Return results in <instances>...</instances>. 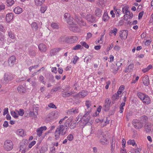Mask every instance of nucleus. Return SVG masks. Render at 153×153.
I'll return each instance as SVG.
<instances>
[{"instance_id": "f257e3e1", "label": "nucleus", "mask_w": 153, "mask_h": 153, "mask_svg": "<svg viewBox=\"0 0 153 153\" xmlns=\"http://www.w3.org/2000/svg\"><path fill=\"white\" fill-rule=\"evenodd\" d=\"M64 128L63 125H60L58 126L54 133L55 139L57 140L59 138L60 134L62 136L65 134L66 131L65 132L64 131Z\"/></svg>"}, {"instance_id": "f03ea898", "label": "nucleus", "mask_w": 153, "mask_h": 153, "mask_svg": "<svg viewBox=\"0 0 153 153\" xmlns=\"http://www.w3.org/2000/svg\"><path fill=\"white\" fill-rule=\"evenodd\" d=\"M137 95L143 103L147 104H149L151 103V99L147 95L140 92H138L137 93Z\"/></svg>"}, {"instance_id": "7ed1b4c3", "label": "nucleus", "mask_w": 153, "mask_h": 153, "mask_svg": "<svg viewBox=\"0 0 153 153\" xmlns=\"http://www.w3.org/2000/svg\"><path fill=\"white\" fill-rule=\"evenodd\" d=\"M97 134L102 136L100 141L101 143L103 145L106 144V142H107V137L108 136V131H103L102 130H99Z\"/></svg>"}, {"instance_id": "20e7f679", "label": "nucleus", "mask_w": 153, "mask_h": 153, "mask_svg": "<svg viewBox=\"0 0 153 153\" xmlns=\"http://www.w3.org/2000/svg\"><path fill=\"white\" fill-rule=\"evenodd\" d=\"M13 79L12 74H10L5 73L3 79L1 81L2 83L4 84L8 83L9 81L12 80Z\"/></svg>"}, {"instance_id": "39448f33", "label": "nucleus", "mask_w": 153, "mask_h": 153, "mask_svg": "<svg viewBox=\"0 0 153 153\" xmlns=\"http://www.w3.org/2000/svg\"><path fill=\"white\" fill-rule=\"evenodd\" d=\"M59 117L58 112L56 111H53L50 113L47 116L48 120H53Z\"/></svg>"}, {"instance_id": "423d86ee", "label": "nucleus", "mask_w": 153, "mask_h": 153, "mask_svg": "<svg viewBox=\"0 0 153 153\" xmlns=\"http://www.w3.org/2000/svg\"><path fill=\"white\" fill-rule=\"evenodd\" d=\"M13 143L10 140H7L4 142V149L7 151H10L13 149Z\"/></svg>"}, {"instance_id": "0eeeda50", "label": "nucleus", "mask_w": 153, "mask_h": 153, "mask_svg": "<svg viewBox=\"0 0 153 153\" xmlns=\"http://www.w3.org/2000/svg\"><path fill=\"white\" fill-rule=\"evenodd\" d=\"M68 24H69V28L70 30L74 32L78 31L79 29L76 24H74L73 22L68 21Z\"/></svg>"}, {"instance_id": "6e6552de", "label": "nucleus", "mask_w": 153, "mask_h": 153, "mask_svg": "<svg viewBox=\"0 0 153 153\" xmlns=\"http://www.w3.org/2000/svg\"><path fill=\"white\" fill-rule=\"evenodd\" d=\"M90 119V116H88L87 118L84 117H82V118H80V120L81 121L79 123V124L81 126H85L89 123V122Z\"/></svg>"}, {"instance_id": "1a4fd4ad", "label": "nucleus", "mask_w": 153, "mask_h": 153, "mask_svg": "<svg viewBox=\"0 0 153 153\" xmlns=\"http://www.w3.org/2000/svg\"><path fill=\"white\" fill-rule=\"evenodd\" d=\"M112 104L113 103L110 101L109 98H107L105 100V102L103 106L104 110L105 111H107L109 110V108Z\"/></svg>"}, {"instance_id": "9d476101", "label": "nucleus", "mask_w": 153, "mask_h": 153, "mask_svg": "<svg viewBox=\"0 0 153 153\" xmlns=\"http://www.w3.org/2000/svg\"><path fill=\"white\" fill-rule=\"evenodd\" d=\"M27 146V144L25 143H22L20 145V151L22 150L21 153H25L28 151L29 148Z\"/></svg>"}, {"instance_id": "9b49d317", "label": "nucleus", "mask_w": 153, "mask_h": 153, "mask_svg": "<svg viewBox=\"0 0 153 153\" xmlns=\"http://www.w3.org/2000/svg\"><path fill=\"white\" fill-rule=\"evenodd\" d=\"M16 58L14 56H11L8 61L9 66L10 67L13 66L16 62Z\"/></svg>"}, {"instance_id": "f8f14e48", "label": "nucleus", "mask_w": 153, "mask_h": 153, "mask_svg": "<svg viewBox=\"0 0 153 153\" xmlns=\"http://www.w3.org/2000/svg\"><path fill=\"white\" fill-rule=\"evenodd\" d=\"M125 87L123 85H121L117 92V94H115V99H118L120 97V95L123 93Z\"/></svg>"}, {"instance_id": "ddd939ff", "label": "nucleus", "mask_w": 153, "mask_h": 153, "mask_svg": "<svg viewBox=\"0 0 153 153\" xmlns=\"http://www.w3.org/2000/svg\"><path fill=\"white\" fill-rule=\"evenodd\" d=\"M78 37L76 36H73L67 37V42L73 43L77 41Z\"/></svg>"}, {"instance_id": "4468645a", "label": "nucleus", "mask_w": 153, "mask_h": 153, "mask_svg": "<svg viewBox=\"0 0 153 153\" xmlns=\"http://www.w3.org/2000/svg\"><path fill=\"white\" fill-rule=\"evenodd\" d=\"M128 34V31L126 30H123L120 31V36L122 39H125L127 37Z\"/></svg>"}, {"instance_id": "2eb2a0df", "label": "nucleus", "mask_w": 153, "mask_h": 153, "mask_svg": "<svg viewBox=\"0 0 153 153\" xmlns=\"http://www.w3.org/2000/svg\"><path fill=\"white\" fill-rule=\"evenodd\" d=\"M86 19L89 22L91 23L95 22V18L94 15L91 14L87 15L86 16Z\"/></svg>"}, {"instance_id": "dca6fc26", "label": "nucleus", "mask_w": 153, "mask_h": 153, "mask_svg": "<svg viewBox=\"0 0 153 153\" xmlns=\"http://www.w3.org/2000/svg\"><path fill=\"white\" fill-rule=\"evenodd\" d=\"M75 20L80 25L85 26L86 25L84 21H82L81 18L80 17L78 16H77L75 15Z\"/></svg>"}, {"instance_id": "f3484780", "label": "nucleus", "mask_w": 153, "mask_h": 153, "mask_svg": "<svg viewBox=\"0 0 153 153\" xmlns=\"http://www.w3.org/2000/svg\"><path fill=\"white\" fill-rule=\"evenodd\" d=\"M61 50L60 48H54L51 50L50 51V55L51 56H53L56 55L57 53L58 52Z\"/></svg>"}, {"instance_id": "a211bd4d", "label": "nucleus", "mask_w": 153, "mask_h": 153, "mask_svg": "<svg viewBox=\"0 0 153 153\" xmlns=\"http://www.w3.org/2000/svg\"><path fill=\"white\" fill-rule=\"evenodd\" d=\"M38 48L42 52H45L47 50L46 46L43 43L40 44L38 46Z\"/></svg>"}, {"instance_id": "6ab92c4d", "label": "nucleus", "mask_w": 153, "mask_h": 153, "mask_svg": "<svg viewBox=\"0 0 153 153\" xmlns=\"http://www.w3.org/2000/svg\"><path fill=\"white\" fill-rule=\"evenodd\" d=\"M13 14L11 13H9L6 15V20L7 22H9L12 20L13 19Z\"/></svg>"}, {"instance_id": "aec40b11", "label": "nucleus", "mask_w": 153, "mask_h": 153, "mask_svg": "<svg viewBox=\"0 0 153 153\" xmlns=\"http://www.w3.org/2000/svg\"><path fill=\"white\" fill-rule=\"evenodd\" d=\"M153 126L151 124H146L145 126V128L146 131L147 132H150L152 129Z\"/></svg>"}, {"instance_id": "412c9836", "label": "nucleus", "mask_w": 153, "mask_h": 153, "mask_svg": "<svg viewBox=\"0 0 153 153\" xmlns=\"http://www.w3.org/2000/svg\"><path fill=\"white\" fill-rule=\"evenodd\" d=\"M47 129L45 126L41 127L40 128L37 129V134L39 137L42 134V131L43 130H46Z\"/></svg>"}, {"instance_id": "4be33fe9", "label": "nucleus", "mask_w": 153, "mask_h": 153, "mask_svg": "<svg viewBox=\"0 0 153 153\" xmlns=\"http://www.w3.org/2000/svg\"><path fill=\"white\" fill-rule=\"evenodd\" d=\"M143 82L146 86H148L149 84V78L148 76H144L143 79Z\"/></svg>"}, {"instance_id": "5701e85b", "label": "nucleus", "mask_w": 153, "mask_h": 153, "mask_svg": "<svg viewBox=\"0 0 153 153\" xmlns=\"http://www.w3.org/2000/svg\"><path fill=\"white\" fill-rule=\"evenodd\" d=\"M72 120L73 119L71 117H70L66 120L65 125V126L66 127V129L68 128V126H69L70 124L72 122Z\"/></svg>"}, {"instance_id": "b1692460", "label": "nucleus", "mask_w": 153, "mask_h": 153, "mask_svg": "<svg viewBox=\"0 0 153 153\" xmlns=\"http://www.w3.org/2000/svg\"><path fill=\"white\" fill-rule=\"evenodd\" d=\"M129 7L128 5H126L123 7L122 11L124 14H126V15L129 13V11L128 10Z\"/></svg>"}, {"instance_id": "393cba45", "label": "nucleus", "mask_w": 153, "mask_h": 153, "mask_svg": "<svg viewBox=\"0 0 153 153\" xmlns=\"http://www.w3.org/2000/svg\"><path fill=\"white\" fill-rule=\"evenodd\" d=\"M14 12L17 14H19L21 13L22 12V9L19 7H17L14 9Z\"/></svg>"}, {"instance_id": "a878e982", "label": "nucleus", "mask_w": 153, "mask_h": 153, "mask_svg": "<svg viewBox=\"0 0 153 153\" xmlns=\"http://www.w3.org/2000/svg\"><path fill=\"white\" fill-rule=\"evenodd\" d=\"M17 90L20 93H25L26 90L25 88L22 85H20L18 87Z\"/></svg>"}, {"instance_id": "bb28decb", "label": "nucleus", "mask_w": 153, "mask_h": 153, "mask_svg": "<svg viewBox=\"0 0 153 153\" xmlns=\"http://www.w3.org/2000/svg\"><path fill=\"white\" fill-rule=\"evenodd\" d=\"M124 19L125 20H127L128 19H131L133 17V14L132 13L129 11V13L126 15V14L124 16Z\"/></svg>"}, {"instance_id": "cd10ccee", "label": "nucleus", "mask_w": 153, "mask_h": 153, "mask_svg": "<svg viewBox=\"0 0 153 153\" xmlns=\"http://www.w3.org/2000/svg\"><path fill=\"white\" fill-rule=\"evenodd\" d=\"M63 93L62 94V96L64 97H69L71 95L72 93L71 92H67L66 91H63Z\"/></svg>"}, {"instance_id": "c85d7f7f", "label": "nucleus", "mask_w": 153, "mask_h": 153, "mask_svg": "<svg viewBox=\"0 0 153 153\" xmlns=\"http://www.w3.org/2000/svg\"><path fill=\"white\" fill-rule=\"evenodd\" d=\"M16 133L18 135L22 137L24 136L25 134L24 130L22 129H19L18 130L16 131Z\"/></svg>"}, {"instance_id": "c756f323", "label": "nucleus", "mask_w": 153, "mask_h": 153, "mask_svg": "<svg viewBox=\"0 0 153 153\" xmlns=\"http://www.w3.org/2000/svg\"><path fill=\"white\" fill-rule=\"evenodd\" d=\"M48 150V146L46 145H44L42 147L40 150V152L41 153H44L46 152Z\"/></svg>"}, {"instance_id": "7c9ffc66", "label": "nucleus", "mask_w": 153, "mask_h": 153, "mask_svg": "<svg viewBox=\"0 0 153 153\" xmlns=\"http://www.w3.org/2000/svg\"><path fill=\"white\" fill-rule=\"evenodd\" d=\"M77 95L80 97H84L87 95V91H83L82 92H79Z\"/></svg>"}, {"instance_id": "2f4dec72", "label": "nucleus", "mask_w": 153, "mask_h": 153, "mask_svg": "<svg viewBox=\"0 0 153 153\" xmlns=\"http://www.w3.org/2000/svg\"><path fill=\"white\" fill-rule=\"evenodd\" d=\"M140 121L144 123L147 122L148 120V118L146 116L143 115L140 118Z\"/></svg>"}, {"instance_id": "473e14b6", "label": "nucleus", "mask_w": 153, "mask_h": 153, "mask_svg": "<svg viewBox=\"0 0 153 153\" xmlns=\"http://www.w3.org/2000/svg\"><path fill=\"white\" fill-rule=\"evenodd\" d=\"M102 10L99 8H97L95 11V14L96 16L100 17L102 15Z\"/></svg>"}, {"instance_id": "72a5a7b5", "label": "nucleus", "mask_w": 153, "mask_h": 153, "mask_svg": "<svg viewBox=\"0 0 153 153\" xmlns=\"http://www.w3.org/2000/svg\"><path fill=\"white\" fill-rule=\"evenodd\" d=\"M45 0H35V4L37 6L41 5L45 1Z\"/></svg>"}, {"instance_id": "f704fd0d", "label": "nucleus", "mask_w": 153, "mask_h": 153, "mask_svg": "<svg viewBox=\"0 0 153 153\" xmlns=\"http://www.w3.org/2000/svg\"><path fill=\"white\" fill-rule=\"evenodd\" d=\"M111 153H114L115 142H114L113 139L111 142Z\"/></svg>"}, {"instance_id": "c9c22d12", "label": "nucleus", "mask_w": 153, "mask_h": 153, "mask_svg": "<svg viewBox=\"0 0 153 153\" xmlns=\"http://www.w3.org/2000/svg\"><path fill=\"white\" fill-rule=\"evenodd\" d=\"M127 144L128 145H131L133 146H136L135 141L134 140L130 139L128 140L127 142Z\"/></svg>"}, {"instance_id": "e433bc0d", "label": "nucleus", "mask_w": 153, "mask_h": 153, "mask_svg": "<svg viewBox=\"0 0 153 153\" xmlns=\"http://www.w3.org/2000/svg\"><path fill=\"white\" fill-rule=\"evenodd\" d=\"M59 41L60 42H67V37L65 36H61L59 39Z\"/></svg>"}, {"instance_id": "4c0bfd02", "label": "nucleus", "mask_w": 153, "mask_h": 153, "mask_svg": "<svg viewBox=\"0 0 153 153\" xmlns=\"http://www.w3.org/2000/svg\"><path fill=\"white\" fill-rule=\"evenodd\" d=\"M31 26L33 30L36 31L38 29V26L36 22H33L31 25Z\"/></svg>"}, {"instance_id": "58836bf2", "label": "nucleus", "mask_w": 153, "mask_h": 153, "mask_svg": "<svg viewBox=\"0 0 153 153\" xmlns=\"http://www.w3.org/2000/svg\"><path fill=\"white\" fill-rule=\"evenodd\" d=\"M134 65L133 64H130L125 70L126 72H130L133 69Z\"/></svg>"}, {"instance_id": "ea45409f", "label": "nucleus", "mask_w": 153, "mask_h": 153, "mask_svg": "<svg viewBox=\"0 0 153 153\" xmlns=\"http://www.w3.org/2000/svg\"><path fill=\"white\" fill-rule=\"evenodd\" d=\"M152 67L151 65H149L147 68L143 69L142 71L144 73H145L148 72L150 69H151Z\"/></svg>"}, {"instance_id": "a19ab883", "label": "nucleus", "mask_w": 153, "mask_h": 153, "mask_svg": "<svg viewBox=\"0 0 153 153\" xmlns=\"http://www.w3.org/2000/svg\"><path fill=\"white\" fill-rule=\"evenodd\" d=\"M143 123L140 121L137 123V125H135V128L137 129L141 128L143 127Z\"/></svg>"}, {"instance_id": "79ce46f5", "label": "nucleus", "mask_w": 153, "mask_h": 153, "mask_svg": "<svg viewBox=\"0 0 153 153\" xmlns=\"http://www.w3.org/2000/svg\"><path fill=\"white\" fill-rule=\"evenodd\" d=\"M6 5L8 7L11 6L14 3V1L13 0H6Z\"/></svg>"}, {"instance_id": "37998d69", "label": "nucleus", "mask_w": 153, "mask_h": 153, "mask_svg": "<svg viewBox=\"0 0 153 153\" xmlns=\"http://www.w3.org/2000/svg\"><path fill=\"white\" fill-rule=\"evenodd\" d=\"M76 125H77L76 122H75L74 121H73L71 123L69 127L71 129H73L75 127Z\"/></svg>"}, {"instance_id": "c03bdc74", "label": "nucleus", "mask_w": 153, "mask_h": 153, "mask_svg": "<svg viewBox=\"0 0 153 153\" xmlns=\"http://www.w3.org/2000/svg\"><path fill=\"white\" fill-rule=\"evenodd\" d=\"M125 105V102H122L120 105V113H122L123 111L124 108L123 107Z\"/></svg>"}, {"instance_id": "a18cd8bd", "label": "nucleus", "mask_w": 153, "mask_h": 153, "mask_svg": "<svg viewBox=\"0 0 153 153\" xmlns=\"http://www.w3.org/2000/svg\"><path fill=\"white\" fill-rule=\"evenodd\" d=\"M47 7L45 5H43L40 8V11L42 13H44L47 9Z\"/></svg>"}, {"instance_id": "49530a36", "label": "nucleus", "mask_w": 153, "mask_h": 153, "mask_svg": "<svg viewBox=\"0 0 153 153\" xmlns=\"http://www.w3.org/2000/svg\"><path fill=\"white\" fill-rule=\"evenodd\" d=\"M10 114L11 115L15 118H17L18 117L17 114L13 111H11Z\"/></svg>"}, {"instance_id": "de8ad7c7", "label": "nucleus", "mask_w": 153, "mask_h": 153, "mask_svg": "<svg viewBox=\"0 0 153 153\" xmlns=\"http://www.w3.org/2000/svg\"><path fill=\"white\" fill-rule=\"evenodd\" d=\"M68 112L69 113L71 114L73 113L74 114H76L78 113L79 111L78 109H75L74 110L73 109H71L69 110Z\"/></svg>"}, {"instance_id": "09e8293b", "label": "nucleus", "mask_w": 153, "mask_h": 153, "mask_svg": "<svg viewBox=\"0 0 153 153\" xmlns=\"http://www.w3.org/2000/svg\"><path fill=\"white\" fill-rule=\"evenodd\" d=\"M109 19V17L107 13H104L102 17V20L105 22L107 21Z\"/></svg>"}, {"instance_id": "8fccbe9b", "label": "nucleus", "mask_w": 153, "mask_h": 153, "mask_svg": "<svg viewBox=\"0 0 153 153\" xmlns=\"http://www.w3.org/2000/svg\"><path fill=\"white\" fill-rule=\"evenodd\" d=\"M17 112L18 113V114L20 116H22L24 113V111L23 109H20L19 111L17 110H16Z\"/></svg>"}, {"instance_id": "3c124183", "label": "nucleus", "mask_w": 153, "mask_h": 153, "mask_svg": "<svg viewBox=\"0 0 153 153\" xmlns=\"http://www.w3.org/2000/svg\"><path fill=\"white\" fill-rule=\"evenodd\" d=\"M8 34L9 37L12 39H14L15 38L14 35L12 33V31H10L8 32Z\"/></svg>"}, {"instance_id": "603ef678", "label": "nucleus", "mask_w": 153, "mask_h": 153, "mask_svg": "<svg viewBox=\"0 0 153 153\" xmlns=\"http://www.w3.org/2000/svg\"><path fill=\"white\" fill-rule=\"evenodd\" d=\"M122 11L121 10L119 9L115 10V15L117 17L119 16L121 14Z\"/></svg>"}, {"instance_id": "864d4df0", "label": "nucleus", "mask_w": 153, "mask_h": 153, "mask_svg": "<svg viewBox=\"0 0 153 153\" xmlns=\"http://www.w3.org/2000/svg\"><path fill=\"white\" fill-rule=\"evenodd\" d=\"M36 113H35L34 111L33 112L30 111L29 113V115L30 117H32V116H34V117H36V115L37 114V112L35 111Z\"/></svg>"}, {"instance_id": "5fc2aeb1", "label": "nucleus", "mask_w": 153, "mask_h": 153, "mask_svg": "<svg viewBox=\"0 0 153 153\" xmlns=\"http://www.w3.org/2000/svg\"><path fill=\"white\" fill-rule=\"evenodd\" d=\"M52 27L54 29H58L59 28V25L56 23H53L51 24Z\"/></svg>"}, {"instance_id": "6e6d98bb", "label": "nucleus", "mask_w": 153, "mask_h": 153, "mask_svg": "<svg viewBox=\"0 0 153 153\" xmlns=\"http://www.w3.org/2000/svg\"><path fill=\"white\" fill-rule=\"evenodd\" d=\"M81 45L87 48H88L89 46L87 43L84 42H80Z\"/></svg>"}, {"instance_id": "4d7b16f0", "label": "nucleus", "mask_w": 153, "mask_h": 153, "mask_svg": "<svg viewBox=\"0 0 153 153\" xmlns=\"http://www.w3.org/2000/svg\"><path fill=\"white\" fill-rule=\"evenodd\" d=\"M81 46L80 45H78L72 48V50H78L81 48Z\"/></svg>"}, {"instance_id": "13d9d810", "label": "nucleus", "mask_w": 153, "mask_h": 153, "mask_svg": "<svg viewBox=\"0 0 153 153\" xmlns=\"http://www.w3.org/2000/svg\"><path fill=\"white\" fill-rule=\"evenodd\" d=\"M5 59V57L3 54L0 55V62L4 61Z\"/></svg>"}, {"instance_id": "bf43d9fd", "label": "nucleus", "mask_w": 153, "mask_h": 153, "mask_svg": "<svg viewBox=\"0 0 153 153\" xmlns=\"http://www.w3.org/2000/svg\"><path fill=\"white\" fill-rule=\"evenodd\" d=\"M29 54L32 56H34L35 55V51L30 50L29 52Z\"/></svg>"}, {"instance_id": "052dcab7", "label": "nucleus", "mask_w": 153, "mask_h": 153, "mask_svg": "<svg viewBox=\"0 0 153 153\" xmlns=\"http://www.w3.org/2000/svg\"><path fill=\"white\" fill-rule=\"evenodd\" d=\"M139 79V77L138 76H137L136 77L135 79H134V78L133 79L131 83L133 84L135 83Z\"/></svg>"}, {"instance_id": "680f3d73", "label": "nucleus", "mask_w": 153, "mask_h": 153, "mask_svg": "<svg viewBox=\"0 0 153 153\" xmlns=\"http://www.w3.org/2000/svg\"><path fill=\"white\" fill-rule=\"evenodd\" d=\"M36 144V141H33L31 142L28 145V147L29 148H31L34 145Z\"/></svg>"}, {"instance_id": "e2e57ef3", "label": "nucleus", "mask_w": 153, "mask_h": 153, "mask_svg": "<svg viewBox=\"0 0 153 153\" xmlns=\"http://www.w3.org/2000/svg\"><path fill=\"white\" fill-rule=\"evenodd\" d=\"M44 77L42 76H39V80L42 82L43 84H45V82L44 81Z\"/></svg>"}, {"instance_id": "0e129e2a", "label": "nucleus", "mask_w": 153, "mask_h": 153, "mask_svg": "<svg viewBox=\"0 0 153 153\" xmlns=\"http://www.w3.org/2000/svg\"><path fill=\"white\" fill-rule=\"evenodd\" d=\"M68 140L69 141H72L73 139V136L71 134H70L67 137Z\"/></svg>"}, {"instance_id": "69168bd1", "label": "nucleus", "mask_w": 153, "mask_h": 153, "mask_svg": "<svg viewBox=\"0 0 153 153\" xmlns=\"http://www.w3.org/2000/svg\"><path fill=\"white\" fill-rule=\"evenodd\" d=\"M126 141L125 139L124 138L122 139V146L123 149H124L126 147Z\"/></svg>"}, {"instance_id": "338daca9", "label": "nucleus", "mask_w": 153, "mask_h": 153, "mask_svg": "<svg viewBox=\"0 0 153 153\" xmlns=\"http://www.w3.org/2000/svg\"><path fill=\"white\" fill-rule=\"evenodd\" d=\"M79 59V57L76 56H75L73 58L74 60L73 61V62L74 64H75L77 62V60Z\"/></svg>"}, {"instance_id": "774afa93", "label": "nucleus", "mask_w": 153, "mask_h": 153, "mask_svg": "<svg viewBox=\"0 0 153 153\" xmlns=\"http://www.w3.org/2000/svg\"><path fill=\"white\" fill-rule=\"evenodd\" d=\"M70 17H71L70 14L68 13H66L64 15V18L66 20L69 18Z\"/></svg>"}]
</instances>
